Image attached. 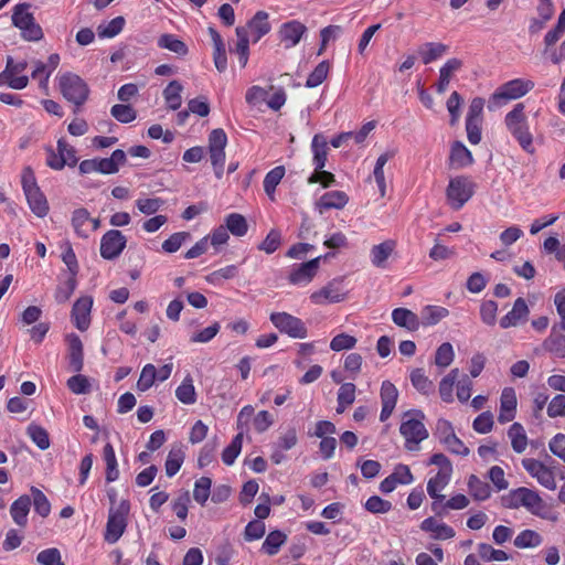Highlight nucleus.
I'll return each mask as SVG.
<instances>
[{
  "instance_id": "obj_1",
  "label": "nucleus",
  "mask_w": 565,
  "mask_h": 565,
  "mask_svg": "<svg viewBox=\"0 0 565 565\" xmlns=\"http://www.w3.org/2000/svg\"><path fill=\"white\" fill-rule=\"evenodd\" d=\"M504 125L509 134L524 152L529 154L535 153L534 137L530 129L523 103L515 104L513 108L505 114Z\"/></svg>"
},
{
  "instance_id": "obj_2",
  "label": "nucleus",
  "mask_w": 565,
  "mask_h": 565,
  "mask_svg": "<svg viewBox=\"0 0 565 565\" xmlns=\"http://www.w3.org/2000/svg\"><path fill=\"white\" fill-rule=\"evenodd\" d=\"M424 419L425 414L420 409H409L402 416L399 434L405 439L404 447L409 451L419 450V444L429 436Z\"/></svg>"
},
{
  "instance_id": "obj_3",
  "label": "nucleus",
  "mask_w": 565,
  "mask_h": 565,
  "mask_svg": "<svg viewBox=\"0 0 565 565\" xmlns=\"http://www.w3.org/2000/svg\"><path fill=\"white\" fill-rule=\"evenodd\" d=\"M502 505L507 509L524 508L530 513L542 516L545 510V502L539 492L526 487L510 490L501 498Z\"/></svg>"
},
{
  "instance_id": "obj_4",
  "label": "nucleus",
  "mask_w": 565,
  "mask_h": 565,
  "mask_svg": "<svg viewBox=\"0 0 565 565\" xmlns=\"http://www.w3.org/2000/svg\"><path fill=\"white\" fill-rule=\"evenodd\" d=\"M534 88V82L525 78H514L501 84L490 96L488 108L494 110L510 100L525 96Z\"/></svg>"
},
{
  "instance_id": "obj_5",
  "label": "nucleus",
  "mask_w": 565,
  "mask_h": 565,
  "mask_svg": "<svg viewBox=\"0 0 565 565\" xmlns=\"http://www.w3.org/2000/svg\"><path fill=\"white\" fill-rule=\"evenodd\" d=\"M58 87L63 97L74 104L77 113L79 107L86 103L89 96V88L86 82L75 73L65 72L58 76Z\"/></svg>"
},
{
  "instance_id": "obj_6",
  "label": "nucleus",
  "mask_w": 565,
  "mask_h": 565,
  "mask_svg": "<svg viewBox=\"0 0 565 565\" xmlns=\"http://www.w3.org/2000/svg\"><path fill=\"white\" fill-rule=\"evenodd\" d=\"M31 4L28 2L18 3L12 9V24L21 31V36L29 42H38L43 39V30L35 22L30 12Z\"/></svg>"
},
{
  "instance_id": "obj_7",
  "label": "nucleus",
  "mask_w": 565,
  "mask_h": 565,
  "mask_svg": "<svg viewBox=\"0 0 565 565\" xmlns=\"http://www.w3.org/2000/svg\"><path fill=\"white\" fill-rule=\"evenodd\" d=\"M130 512V502L121 500L116 507H110L104 540L109 543H116L125 533L127 527V518Z\"/></svg>"
},
{
  "instance_id": "obj_8",
  "label": "nucleus",
  "mask_w": 565,
  "mask_h": 565,
  "mask_svg": "<svg viewBox=\"0 0 565 565\" xmlns=\"http://www.w3.org/2000/svg\"><path fill=\"white\" fill-rule=\"evenodd\" d=\"M476 183L467 175L450 179L446 189L448 204L455 211L460 210L475 194Z\"/></svg>"
},
{
  "instance_id": "obj_9",
  "label": "nucleus",
  "mask_w": 565,
  "mask_h": 565,
  "mask_svg": "<svg viewBox=\"0 0 565 565\" xmlns=\"http://www.w3.org/2000/svg\"><path fill=\"white\" fill-rule=\"evenodd\" d=\"M348 297L343 278H334L310 295V301L317 306L342 302Z\"/></svg>"
},
{
  "instance_id": "obj_10",
  "label": "nucleus",
  "mask_w": 565,
  "mask_h": 565,
  "mask_svg": "<svg viewBox=\"0 0 565 565\" xmlns=\"http://www.w3.org/2000/svg\"><path fill=\"white\" fill-rule=\"evenodd\" d=\"M269 319L281 333L290 338L305 339L308 335V329L305 322L288 312H273Z\"/></svg>"
},
{
  "instance_id": "obj_11",
  "label": "nucleus",
  "mask_w": 565,
  "mask_h": 565,
  "mask_svg": "<svg viewBox=\"0 0 565 565\" xmlns=\"http://www.w3.org/2000/svg\"><path fill=\"white\" fill-rule=\"evenodd\" d=\"M28 67L26 61L14 62L11 56L7 57L6 68L0 73V86L8 85L13 89H23L29 84L26 75H20Z\"/></svg>"
},
{
  "instance_id": "obj_12",
  "label": "nucleus",
  "mask_w": 565,
  "mask_h": 565,
  "mask_svg": "<svg viewBox=\"0 0 565 565\" xmlns=\"http://www.w3.org/2000/svg\"><path fill=\"white\" fill-rule=\"evenodd\" d=\"M522 466L525 471L537 480V482L548 490L556 489V480L554 467L547 466L544 462L534 458L522 459Z\"/></svg>"
},
{
  "instance_id": "obj_13",
  "label": "nucleus",
  "mask_w": 565,
  "mask_h": 565,
  "mask_svg": "<svg viewBox=\"0 0 565 565\" xmlns=\"http://www.w3.org/2000/svg\"><path fill=\"white\" fill-rule=\"evenodd\" d=\"M127 245V237L119 230H109L100 238V256L113 260L120 256Z\"/></svg>"
},
{
  "instance_id": "obj_14",
  "label": "nucleus",
  "mask_w": 565,
  "mask_h": 565,
  "mask_svg": "<svg viewBox=\"0 0 565 565\" xmlns=\"http://www.w3.org/2000/svg\"><path fill=\"white\" fill-rule=\"evenodd\" d=\"M321 256H318L309 262L296 264L291 267L288 274V281L294 286H307L316 277Z\"/></svg>"
},
{
  "instance_id": "obj_15",
  "label": "nucleus",
  "mask_w": 565,
  "mask_h": 565,
  "mask_svg": "<svg viewBox=\"0 0 565 565\" xmlns=\"http://www.w3.org/2000/svg\"><path fill=\"white\" fill-rule=\"evenodd\" d=\"M451 476L452 471L438 470V472L434 477H431L427 482V493L431 499H434L431 509L437 514H441V511L438 510L439 503H441L445 500V495L441 494V491L450 482Z\"/></svg>"
},
{
  "instance_id": "obj_16",
  "label": "nucleus",
  "mask_w": 565,
  "mask_h": 565,
  "mask_svg": "<svg viewBox=\"0 0 565 565\" xmlns=\"http://www.w3.org/2000/svg\"><path fill=\"white\" fill-rule=\"evenodd\" d=\"M307 33V26L298 21L291 20L280 25L278 30V38L280 43L284 44L285 49L295 47Z\"/></svg>"
},
{
  "instance_id": "obj_17",
  "label": "nucleus",
  "mask_w": 565,
  "mask_h": 565,
  "mask_svg": "<svg viewBox=\"0 0 565 565\" xmlns=\"http://www.w3.org/2000/svg\"><path fill=\"white\" fill-rule=\"evenodd\" d=\"M92 307L93 298L90 296H82L73 305L71 318L74 326L82 332L90 326Z\"/></svg>"
},
{
  "instance_id": "obj_18",
  "label": "nucleus",
  "mask_w": 565,
  "mask_h": 565,
  "mask_svg": "<svg viewBox=\"0 0 565 565\" xmlns=\"http://www.w3.org/2000/svg\"><path fill=\"white\" fill-rule=\"evenodd\" d=\"M518 398L513 387H504L500 396V411L498 422L505 424L512 422L516 415Z\"/></svg>"
},
{
  "instance_id": "obj_19",
  "label": "nucleus",
  "mask_w": 565,
  "mask_h": 565,
  "mask_svg": "<svg viewBox=\"0 0 565 565\" xmlns=\"http://www.w3.org/2000/svg\"><path fill=\"white\" fill-rule=\"evenodd\" d=\"M380 397L382 403L380 420L385 422L391 417L396 407L398 391L392 382L384 381L381 385Z\"/></svg>"
},
{
  "instance_id": "obj_20",
  "label": "nucleus",
  "mask_w": 565,
  "mask_h": 565,
  "mask_svg": "<svg viewBox=\"0 0 565 565\" xmlns=\"http://www.w3.org/2000/svg\"><path fill=\"white\" fill-rule=\"evenodd\" d=\"M529 313L530 310L526 301L522 297H519L514 301L512 309L500 319V327L502 329L516 327L518 324L527 320Z\"/></svg>"
},
{
  "instance_id": "obj_21",
  "label": "nucleus",
  "mask_w": 565,
  "mask_h": 565,
  "mask_svg": "<svg viewBox=\"0 0 565 565\" xmlns=\"http://www.w3.org/2000/svg\"><path fill=\"white\" fill-rule=\"evenodd\" d=\"M269 15L266 11H257L255 15L244 26L248 32V38H252L253 43H257L263 36L268 34L271 25L268 21Z\"/></svg>"
},
{
  "instance_id": "obj_22",
  "label": "nucleus",
  "mask_w": 565,
  "mask_h": 565,
  "mask_svg": "<svg viewBox=\"0 0 565 565\" xmlns=\"http://www.w3.org/2000/svg\"><path fill=\"white\" fill-rule=\"evenodd\" d=\"M349 202V196L344 191L333 190L322 194L316 202V209L320 214L329 210H342Z\"/></svg>"
},
{
  "instance_id": "obj_23",
  "label": "nucleus",
  "mask_w": 565,
  "mask_h": 565,
  "mask_svg": "<svg viewBox=\"0 0 565 565\" xmlns=\"http://www.w3.org/2000/svg\"><path fill=\"white\" fill-rule=\"evenodd\" d=\"M543 349L555 358H565V331L561 324L553 326L550 335L542 343Z\"/></svg>"
},
{
  "instance_id": "obj_24",
  "label": "nucleus",
  "mask_w": 565,
  "mask_h": 565,
  "mask_svg": "<svg viewBox=\"0 0 565 565\" xmlns=\"http://www.w3.org/2000/svg\"><path fill=\"white\" fill-rule=\"evenodd\" d=\"M475 163L472 152L463 145L456 140L450 146L449 166L455 169H463Z\"/></svg>"
},
{
  "instance_id": "obj_25",
  "label": "nucleus",
  "mask_w": 565,
  "mask_h": 565,
  "mask_svg": "<svg viewBox=\"0 0 565 565\" xmlns=\"http://www.w3.org/2000/svg\"><path fill=\"white\" fill-rule=\"evenodd\" d=\"M70 370L79 373L84 366L83 343L77 334L67 337Z\"/></svg>"
},
{
  "instance_id": "obj_26",
  "label": "nucleus",
  "mask_w": 565,
  "mask_h": 565,
  "mask_svg": "<svg viewBox=\"0 0 565 565\" xmlns=\"http://www.w3.org/2000/svg\"><path fill=\"white\" fill-rule=\"evenodd\" d=\"M420 529L431 533V537L435 540H448L456 535L455 530L450 525L439 522L433 516L423 520Z\"/></svg>"
},
{
  "instance_id": "obj_27",
  "label": "nucleus",
  "mask_w": 565,
  "mask_h": 565,
  "mask_svg": "<svg viewBox=\"0 0 565 565\" xmlns=\"http://www.w3.org/2000/svg\"><path fill=\"white\" fill-rule=\"evenodd\" d=\"M31 504V497L28 494H23L12 502L10 514L17 525L26 526Z\"/></svg>"
},
{
  "instance_id": "obj_28",
  "label": "nucleus",
  "mask_w": 565,
  "mask_h": 565,
  "mask_svg": "<svg viewBox=\"0 0 565 565\" xmlns=\"http://www.w3.org/2000/svg\"><path fill=\"white\" fill-rule=\"evenodd\" d=\"M127 157L124 150L116 149L109 158H97L98 172L102 174H115L120 166L126 163Z\"/></svg>"
},
{
  "instance_id": "obj_29",
  "label": "nucleus",
  "mask_w": 565,
  "mask_h": 565,
  "mask_svg": "<svg viewBox=\"0 0 565 565\" xmlns=\"http://www.w3.org/2000/svg\"><path fill=\"white\" fill-rule=\"evenodd\" d=\"M393 322L408 331H416L419 328V319L416 313L406 308H396L392 311Z\"/></svg>"
},
{
  "instance_id": "obj_30",
  "label": "nucleus",
  "mask_w": 565,
  "mask_h": 565,
  "mask_svg": "<svg viewBox=\"0 0 565 565\" xmlns=\"http://www.w3.org/2000/svg\"><path fill=\"white\" fill-rule=\"evenodd\" d=\"M395 247H396V242L393 239H387L381 244L374 245L371 249L372 265L377 268H384L386 260L392 255Z\"/></svg>"
},
{
  "instance_id": "obj_31",
  "label": "nucleus",
  "mask_w": 565,
  "mask_h": 565,
  "mask_svg": "<svg viewBox=\"0 0 565 565\" xmlns=\"http://www.w3.org/2000/svg\"><path fill=\"white\" fill-rule=\"evenodd\" d=\"M462 66V62L458 58L448 60L439 70V79L436 83L438 94H444L450 83L451 75Z\"/></svg>"
},
{
  "instance_id": "obj_32",
  "label": "nucleus",
  "mask_w": 565,
  "mask_h": 565,
  "mask_svg": "<svg viewBox=\"0 0 565 565\" xmlns=\"http://www.w3.org/2000/svg\"><path fill=\"white\" fill-rule=\"evenodd\" d=\"M71 223L78 237L87 238L89 236L90 214L87 209H76L72 213Z\"/></svg>"
},
{
  "instance_id": "obj_33",
  "label": "nucleus",
  "mask_w": 565,
  "mask_h": 565,
  "mask_svg": "<svg viewBox=\"0 0 565 565\" xmlns=\"http://www.w3.org/2000/svg\"><path fill=\"white\" fill-rule=\"evenodd\" d=\"M394 156H395L394 150L386 151V152L382 153L375 162V167L373 170V177L377 184L381 198H384L386 195V180H385V174H384V166Z\"/></svg>"
},
{
  "instance_id": "obj_34",
  "label": "nucleus",
  "mask_w": 565,
  "mask_h": 565,
  "mask_svg": "<svg viewBox=\"0 0 565 565\" xmlns=\"http://www.w3.org/2000/svg\"><path fill=\"white\" fill-rule=\"evenodd\" d=\"M31 211L39 217H44L49 213V203L41 189L24 193Z\"/></svg>"
},
{
  "instance_id": "obj_35",
  "label": "nucleus",
  "mask_w": 565,
  "mask_h": 565,
  "mask_svg": "<svg viewBox=\"0 0 565 565\" xmlns=\"http://www.w3.org/2000/svg\"><path fill=\"white\" fill-rule=\"evenodd\" d=\"M508 437L511 441V447L516 454L525 451L529 439L524 427L520 423H513L508 429Z\"/></svg>"
},
{
  "instance_id": "obj_36",
  "label": "nucleus",
  "mask_w": 565,
  "mask_h": 565,
  "mask_svg": "<svg viewBox=\"0 0 565 565\" xmlns=\"http://www.w3.org/2000/svg\"><path fill=\"white\" fill-rule=\"evenodd\" d=\"M175 397L184 405H193L196 403L198 395L193 384V379L190 374H188L175 388Z\"/></svg>"
},
{
  "instance_id": "obj_37",
  "label": "nucleus",
  "mask_w": 565,
  "mask_h": 565,
  "mask_svg": "<svg viewBox=\"0 0 565 565\" xmlns=\"http://www.w3.org/2000/svg\"><path fill=\"white\" fill-rule=\"evenodd\" d=\"M185 458V454L183 451L182 445H175L173 446L166 459L164 468H166V475L171 478L175 476L181 466L183 465Z\"/></svg>"
},
{
  "instance_id": "obj_38",
  "label": "nucleus",
  "mask_w": 565,
  "mask_h": 565,
  "mask_svg": "<svg viewBox=\"0 0 565 565\" xmlns=\"http://www.w3.org/2000/svg\"><path fill=\"white\" fill-rule=\"evenodd\" d=\"M158 46L175 53L179 56H185L189 52L188 45L177 35L164 33L158 39Z\"/></svg>"
},
{
  "instance_id": "obj_39",
  "label": "nucleus",
  "mask_w": 565,
  "mask_h": 565,
  "mask_svg": "<svg viewBox=\"0 0 565 565\" xmlns=\"http://www.w3.org/2000/svg\"><path fill=\"white\" fill-rule=\"evenodd\" d=\"M286 169L284 166H277L268 171L264 178L263 186L268 198L274 201L277 185L281 182L285 177Z\"/></svg>"
},
{
  "instance_id": "obj_40",
  "label": "nucleus",
  "mask_w": 565,
  "mask_h": 565,
  "mask_svg": "<svg viewBox=\"0 0 565 565\" xmlns=\"http://www.w3.org/2000/svg\"><path fill=\"white\" fill-rule=\"evenodd\" d=\"M287 542V535L280 530L270 531L265 541L262 544V551L269 555L274 556L278 554L280 547Z\"/></svg>"
},
{
  "instance_id": "obj_41",
  "label": "nucleus",
  "mask_w": 565,
  "mask_h": 565,
  "mask_svg": "<svg viewBox=\"0 0 565 565\" xmlns=\"http://www.w3.org/2000/svg\"><path fill=\"white\" fill-rule=\"evenodd\" d=\"M183 86L178 81H171L163 89V98L167 107L171 110H177L181 107Z\"/></svg>"
},
{
  "instance_id": "obj_42",
  "label": "nucleus",
  "mask_w": 565,
  "mask_h": 565,
  "mask_svg": "<svg viewBox=\"0 0 565 565\" xmlns=\"http://www.w3.org/2000/svg\"><path fill=\"white\" fill-rule=\"evenodd\" d=\"M103 458L106 463V481L114 482L119 477L118 463L115 449L111 444L107 443L103 448Z\"/></svg>"
},
{
  "instance_id": "obj_43",
  "label": "nucleus",
  "mask_w": 565,
  "mask_h": 565,
  "mask_svg": "<svg viewBox=\"0 0 565 565\" xmlns=\"http://www.w3.org/2000/svg\"><path fill=\"white\" fill-rule=\"evenodd\" d=\"M224 225L226 230L236 237H242L247 234L248 223L244 215L239 213H230L225 216Z\"/></svg>"
},
{
  "instance_id": "obj_44",
  "label": "nucleus",
  "mask_w": 565,
  "mask_h": 565,
  "mask_svg": "<svg viewBox=\"0 0 565 565\" xmlns=\"http://www.w3.org/2000/svg\"><path fill=\"white\" fill-rule=\"evenodd\" d=\"M449 315V310L441 306L427 305L420 311L422 324L435 326Z\"/></svg>"
},
{
  "instance_id": "obj_45",
  "label": "nucleus",
  "mask_w": 565,
  "mask_h": 565,
  "mask_svg": "<svg viewBox=\"0 0 565 565\" xmlns=\"http://www.w3.org/2000/svg\"><path fill=\"white\" fill-rule=\"evenodd\" d=\"M311 149L313 152L315 169H323L328 159V143L326 138L320 135H316L311 142Z\"/></svg>"
},
{
  "instance_id": "obj_46",
  "label": "nucleus",
  "mask_w": 565,
  "mask_h": 565,
  "mask_svg": "<svg viewBox=\"0 0 565 565\" xmlns=\"http://www.w3.org/2000/svg\"><path fill=\"white\" fill-rule=\"evenodd\" d=\"M409 380L412 385L423 395L435 392L434 382L425 374L424 369H414L411 372Z\"/></svg>"
},
{
  "instance_id": "obj_47",
  "label": "nucleus",
  "mask_w": 565,
  "mask_h": 565,
  "mask_svg": "<svg viewBox=\"0 0 565 565\" xmlns=\"http://www.w3.org/2000/svg\"><path fill=\"white\" fill-rule=\"evenodd\" d=\"M235 32L237 35L235 53L238 56V63H239L241 67L244 68L247 65L248 57H249L248 32L243 26H237Z\"/></svg>"
},
{
  "instance_id": "obj_48",
  "label": "nucleus",
  "mask_w": 565,
  "mask_h": 565,
  "mask_svg": "<svg viewBox=\"0 0 565 565\" xmlns=\"http://www.w3.org/2000/svg\"><path fill=\"white\" fill-rule=\"evenodd\" d=\"M448 50V46L443 43L427 42L418 51L422 62L430 64L431 62L441 57Z\"/></svg>"
},
{
  "instance_id": "obj_49",
  "label": "nucleus",
  "mask_w": 565,
  "mask_h": 565,
  "mask_svg": "<svg viewBox=\"0 0 565 565\" xmlns=\"http://www.w3.org/2000/svg\"><path fill=\"white\" fill-rule=\"evenodd\" d=\"M459 376V370L452 369L446 376L441 379L439 382V395L443 402L445 403H452L454 402V385L455 382L458 380Z\"/></svg>"
},
{
  "instance_id": "obj_50",
  "label": "nucleus",
  "mask_w": 565,
  "mask_h": 565,
  "mask_svg": "<svg viewBox=\"0 0 565 565\" xmlns=\"http://www.w3.org/2000/svg\"><path fill=\"white\" fill-rule=\"evenodd\" d=\"M468 489L469 493L473 497V499L478 501H484L491 494V489L489 484L479 479L476 475H471L469 477Z\"/></svg>"
},
{
  "instance_id": "obj_51",
  "label": "nucleus",
  "mask_w": 565,
  "mask_h": 565,
  "mask_svg": "<svg viewBox=\"0 0 565 565\" xmlns=\"http://www.w3.org/2000/svg\"><path fill=\"white\" fill-rule=\"evenodd\" d=\"M356 387L353 383H342L338 391V407L337 413L341 414L345 408L353 404L355 399Z\"/></svg>"
},
{
  "instance_id": "obj_52",
  "label": "nucleus",
  "mask_w": 565,
  "mask_h": 565,
  "mask_svg": "<svg viewBox=\"0 0 565 565\" xmlns=\"http://www.w3.org/2000/svg\"><path fill=\"white\" fill-rule=\"evenodd\" d=\"M30 491L34 511L42 518L49 516L51 513V503L47 497L36 487H31Z\"/></svg>"
},
{
  "instance_id": "obj_53",
  "label": "nucleus",
  "mask_w": 565,
  "mask_h": 565,
  "mask_svg": "<svg viewBox=\"0 0 565 565\" xmlns=\"http://www.w3.org/2000/svg\"><path fill=\"white\" fill-rule=\"evenodd\" d=\"M330 66L331 65H330L329 61L320 62L313 68V71L308 75L307 81H306V87L315 88V87H318L319 85H321L326 81V78L329 74Z\"/></svg>"
},
{
  "instance_id": "obj_54",
  "label": "nucleus",
  "mask_w": 565,
  "mask_h": 565,
  "mask_svg": "<svg viewBox=\"0 0 565 565\" xmlns=\"http://www.w3.org/2000/svg\"><path fill=\"white\" fill-rule=\"evenodd\" d=\"M243 445V431H239L222 452V461L226 466H232L241 454Z\"/></svg>"
},
{
  "instance_id": "obj_55",
  "label": "nucleus",
  "mask_w": 565,
  "mask_h": 565,
  "mask_svg": "<svg viewBox=\"0 0 565 565\" xmlns=\"http://www.w3.org/2000/svg\"><path fill=\"white\" fill-rule=\"evenodd\" d=\"M518 548L536 547L542 543V536L533 530H523L514 539Z\"/></svg>"
},
{
  "instance_id": "obj_56",
  "label": "nucleus",
  "mask_w": 565,
  "mask_h": 565,
  "mask_svg": "<svg viewBox=\"0 0 565 565\" xmlns=\"http://www.w3.org/2000/svg\"><path fill=\"white\" fill-rule=\"evenodd\" d=\"M26 433L31 440L41 449L46 450L50 447V437L46 429L42 426L31 424L29 425Z\"/></svg>"
},
{
  "instance_id": "obj_57",
  "label": "nucleus",
  "mask_w": 565,
  "mask_h": 565,
  "mask_svg": "<svg viewBox=\"0 0 565 565\" xmlns=\"http://www.w3.org/2000/svg\"><path fill=\"white\" fill-rule=\"evenodd\" d=\"M124 26L125 19L122 17H116L107 24H100L97 29V32L102 39H111L118 35L122 31Z\"/></svg>"
},
{
  "instance_id": "obj_58",
  "label": "nucleus",
  "mask_w": 565,
  "mask_h": 565,
  "mask_svg": "<svg viewBox=\"0 0 565 565\" xmlns=\"http://www.w3.org/2000/svg\"><path fill=\"white\" fill-rule=\"evenodd\" d=\"M212 480L209 477H201L194 483L193 498L194 500L204 505L210 497Z\"/></svg>"
},
{
  "instance_id": "obj_59",
  "label": "nucleus",
  "mask_w": 565,
  "mask_h": 565,
  "mask_svg": "<svg viewBox=\"0 0 565 565\" xmlns=\"http://www.w3.org/2000/svg\"><path fill=\"white\" fill-rule=\"evenodd\" d=\"M62 249V260L67 266V269L71 275L76 276L79 269L76 254L73 249L72 244L66 241L61 245Z\"/></svg>"
},
{
  "instance_id": "obj_60",
  "label": "nucleus",
  "mask_w": 565,
  "mask_h": 565,
  "mask_svg": "<svg viewBox=\"0 0 565 565\" xmlns=\"http://www.w3.org/2000/svg\"><path fill=\"white\" fill-rule=\"evenodd\" d=\"M455 358V352L451 343L444 342L440 344L435 353V364L441 369L449 366Z\"/></svg>"
},
{
  "instance_id": "obj_61",
  "label": "nucleus",
  "mask_w": 565,
  "mask_h": 565,
  "mask_svg": "<svg viewBox=\"0 0 565 565\" xmlns=\"http://www.w3.org/2000/svg\"><path fill=\"white\" fill-rule=\"evenodd\" d=\"M111 116L121 124H128L136 119L137 113L130 105L116 104L110 109Z\"/></svg>"
},
{
  "instance_id": "obj_62",
  "label": "nucleus",
  "mask_w": 565,
  "mask_h": 565,
  "mask_svg": "<svg viewBox=\"0 0 565 565\" xmlns=\"http://www.w3.org/2000/svg\"><path fill=\"white\" fill-rule=\"evenodd\" d=\"M77 286L76 276L71 275L63 284L58 285L55 290V300L60 303L66 302Z\"/></svg>"
},
{
  "instance_id": "obj_63",
  "label": "nucleus",
  "mask_w": 565,
  "mask_h": 565,
  "mask_svg": "<svg viewBox=\"0 0 565 565\" xmlns=\"http://www.w3.org/2000/svg\"><path fill=\"white\" fill-rule=\"evenodd\" d=\"M67 388L76 395L87 394L90 391V382L87 376L76 374L67 380Z\"/></svg>"
},
{
  "instance_id": "obj_64",
  "label": "nucleus",
  "mask_w": 565,
  "mask_h": 565,
  "mask_svg": "<svg viewBox=\"0 0 565 565\" xmlns=\"http://www.w3.org/2000/svg\"><path fill=\"white\" fill-rule=\"evenodd\" d=\"M36 562L40 565H65L58 548L50 547L41 551L36 555Z\"/></svg>"
}]
</instances>
